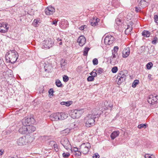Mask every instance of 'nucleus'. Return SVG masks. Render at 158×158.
Returning a JSON list of instances; mask_svg holds the SVG:
<instances>
[{"instance_id": "1", "label": "nucleus", "mask_w": 158, "mask_h": 158, "mask_svg": "<svg viewBox=\"0 0 158 158\" xmlns=\"http://www.w3.org/2000/svg\"><path fill=\"white\" fill-rule=\"evenodd\" d=\"M100 112L97 109H93L91 111V114H89L85 118V125L87 127H90L95 124V119L97 118H98L100 116Z\"/></svg>"}, {"instance_id": "2", "label": "nucleus", "mask_w": 158, "mask_h": 158, "mask_svg": "<svg viewBox=\"0 0 158 158\" xmlns=\"http://www.w3.org/2000/svg\"><path fill=\"white\" fill-rule=\"evenodd\" d=\"M18 56L17 52L15 50H13L9 51L5 57L8 62L14 64L17 60Z\"/></svg>"}, {"instance_id": "3", "label": "nucleus", "mask_w": 158, "mask_h": 158, "mask_svg": "<svg viewBox=\"0 0 158 158\" xmlns=\"http://www.w3.org/2000/svg\"><path fill=\"white\" fill-rule=\"evenodd\" d=\"M127 71L126 70L121 71L118 74L117 79L118 80V84H121L123 82L125 81L127 76Z\"/></svg>"}, {"instance_id": "4", "label": "nucleus", "mask_w": 158, "mask_h": 158, "mask_svg": "<svg viewBox=\"0 0 158 158\" xmlns=\"http://www.w3.org/2000/svg\"><path fill=\"white\" fill-rule=\"evenodd\" d=\"M67 116L63 113H56L51 114L50 118L52 121H58L64 119Z\"/></svg>"}, {"instance_id": "5", "label": "nucleus", "mask_w": 158, "mask_h": 158, "mask_svg": "<svg viewBox=\"0 0 158 158\" xmlns=\"http://www.w3.org/2000/svg\"><path fill=\"white\" fill-rule=\"evenodd\" d=\"M79 149L82 153L86 154L88 153L91 148L90 144L88 143H83L80 146Z\"/></svg>"}, {"instance_id": "6", "label": "nucleus", "mask_w": 158, "mask_h": 158, "mask_svg": "<svg viewBox=\"0 0 158 158\" xmlns=\"http://www.w3.org/2000/svg\"><path fill=\"white\" fill-rule=\"evenodd\" d=\"M61 144L64 148L68 150L71 148V145L68 139L65 137L62 138L60 141Z\"/></svg>"}, {"instance_id": "7", "label": "nucleus", "mask_w": 158, "mask_h": 158, "mask_svg": "<svg viewBox=\"0 0 158 158\" xmlns=\"http://www.w3.org/2000/svg\"><path fill=\"white\" fill-rule=\"evenodd\" d=\"M148 101L152 105L156 104L158 102V96L152 94L149 95L148 98Z\"/></svg>"}, {"instance_id": "8", "label": "nucleus", "mask_w": 158, "mask_h": 158, "mask_svg": "<svg viewBox=\"0 0 158 158\" xmlns=\"http://www.w3.org/2000/svg\"><path fill=\"white\" fill-rule=\"evenodd\" d=\"M114 42V37L111 35H108L104 39V43L106 45H110Z\"/></svg>"}, {"instance_id": "9", "label": "nucleus", "mask_w": 158, "mask_h": 158, "mask_svg": "<svg viewBox=\"0 0 158 158\" xmlns=\"http://www.w3.org/2000/svg\"><path fill=\"white\" fill-rule=\"evenodd\" d=\"M34 119L33 118H24L23 119L22 121V125L26 126L30 125L34 123Z\"/></svg>"}, {"instance_id": "10", "label": "nucleus", "mask_w": 158, "mask_h": 158, "mask_svg": "<svg viewBox=\"0 0 158 158\" xmlns=\"http://www.w3.org/2000/svg\"><path fill=\"white\" fill-rule=\"evenodd\" d=\"M8 24L6 23H0V32L5 33L7 32L9 27H7Z\"/></svg>"}, {"instance_id": "11", "label": "nucleus", "mask_w": 158, "mask_h": 158, "mask_svg": "<svg viewBox=\"0 0 158 158\" xmlns=\"http://www.w3.org/2000/svg\"><path fill=\"white\" fill-rule=\"evenodd\" d=\"M44 46L46 48H49L53 44V41L50 38H48L43 42Z\"/></svg>"}, {"instance_id": "12", "label": "nucleus", "mask_w": 158, "mask_h": 158, "mask_svg": "<svg viewBox=\"0 0 158 158\" xmlns=\"http://www.w3.org/2000/svg\"><path fill=\"white\" fill-rule=\"evenodd\" d=\"M55 12L54 8L51 6H49L45 10V12L46 14L48 15H52Z\"/></svg>"}, {"instance_id": "13", "label": "nucleus", "mask_w": 158, "mask_h": 158, "mask_svg": "<svg viewBox=\"0 0 158 158\" xmlns=\"http://www.w3.org/2000/svg\"><path fill=\"white\" fill-rule=\"evenodd\" d=\"M26 138L25 136L20 138L17 141V144L19 146L25 145L26 144Z\"/></svg>"}, {"instance_id": "14", "label": "nucleus", "mask_w": 158, "mask_h": 158, "mask_svg": "<svg viewBox=\"0 0 158 158\" xmlns=\"http://www.w3.org/2000/svg\"><path fill=\"white\" fill-rule=\"evenodd\" d=\"M77 42L81 46L84 45L86 42V39L83 35H81L78 38Z\"/></svg>"}, {"instance_id": "15", "label": "nucleus", "mask_w": 158, "mask_h": 158, "mask_svg": "<svg viewBox=\"0 0 158 158\" xmlns=\"http://www.w3.org/2000/svg\"><path fill=\"white\" fill-rule=\"evenodd\" d=\"M99 19L98 18L94 17L90 20V24L93 26H95L98 25V23L99 21Z\"/></svg>"}, {"instance_id": "16", "label": "nucleus", "mask_w": 158, "mask_h": 158, "mask_svg": "<svg viewBox=\"0 0 158 158\" xmlns=\"http://www.w3.org/2000/svg\"><path fill=\"white\" fill-rule=\"evenodd\" d=\"M130 54V49L129 47H127L124 49L123 52V57H127Z\"/></svg>"}, {"instance_id": "17", "label": "nucleus", "mask_w": 158, "mask_h": 158, "mask_svg": "<svg viewBox=\"0 0 158 158\" xmlns=\"http://www.w3.org/2000/svg\"><path fill=\"white\" fill-rule=\"evenodd\" d=\"M35 130V127L32 125L27 126V134H26L31 133L34 132Z\"/></svg>"}, {"instance_id": "18", "label": "nucleus", "mask_w": 158, "mask_h": 158, "mask_svg": "<svg viewBox=\"0 0 158 158\" xmlns=\"http://www.w3.org/2000/svg\"><path fill=\"white\" fill-rule=\"evenodd\" d=\"M19 132L22 134H27V127L26 126L22 125V127L19 128Z\"/></svg>"}, {"instance_id": "19", "label": "nucleus", "mask_w": 158, "mask_h": 158, "mask_svg": "<svg viewBox=\"0 0 158 158\" xmlns=\"http://www.w3.org/2000/svg\"><path fill=\"white\" fill-rule=\"evenodd\" d=\"M52 68V65L51 64H46L44 66L45 71L48 73L51 72Z\"/></svg>"}, {"instance_id": "20", "label": "nucleus", "mask_w": 158, "mask_h": 158, "mask_svg": "<svg viewBox=\"0 0 158 158\" xmlns=\"http://www.w3.org/2000/svg\"><path fill=\"white\" fill-rule=\"evenodd\" d=\"M71 116L73 119L78 118L80 117V116L78 114L77 111V110H74L71 112Z\"/></svg>"}, {"instance_id": "21", "label": "nucleus", "mask_w": 158, "mask_h": 158, "mask_svg": "<svg viewBox=\"0 0 158 158\" xmlns=\"http://www.w3.org/2000/svg\"><path fill=\"white\" fill-rule=\"evenodd\" d=\"M111 4L115 8L118 7L120 5L119 0H112Z\"/></svg>"}, {"instance_id": "22", "label": "nucleus", "mask_w": 158, "mask_h": 158, "mask_svg": "<svg viewBox=\"0 0 158 158\" xmlns=\"http://www.w3.org/2000/svg\"><path fill=\"white\" fill-rule=\"evenodd\" d=\"M119 134L118 131H115L112 133L110 135V137L113 140L117 137Z\"/></svg>"}, {"instance_id": "23", "label": "nucleus", "mask_w": 158, "mask_h": 158, "mask_svg": "<svg viewBox=\"0 0 158 158\" xmlns=\"http://www.w3.org/2000/svg\"><path fill=\"white\" fill-rule=\"evenodd\" d=\"M110 63L114 65L118 63V58L110 57Z\"/></svg>"}, {"instance_id": "24", "label": "nucleus", "mask_w": 158, "mask_h": 158, "mask_svg": "<svg viewBox=\"0 0 158 158\" xmlns=\"http://www.w3.org/2000/svg\"><path fill=\"white\" fill-rule=\"evenodd\" d=\"M116 24L118 27V28L121 27L123 23V21L121 19L119 18H117L115 19Z\"/></svg>"}, {"instance_id": "25", "label": "nucleus", "mask_w": 158, "mask_h": 158, "mask_svg": "<svg viewBox=\"0 0 158 158\" xmlns=\"http://www.w3.org/2000/svg\"><path fill=\"white\" fill-rule=\"evenodd\" d=\"M142 35L145 37H148L151 34L150 32L148 31L144 30L142 31Z\"/></svg>"}, {"instance_id": "26", "label": "nucleus", "mask_w": 158, "mask_h": 158, "mask_svg": "<svg viewBox=\"0 0 158 158\" xmlns=\"http://www.w3.org/2000/svg\"><path fill=\"white\" fill-rule=\"evenodd\" d=\"M127 26V28L125 31V33L126 34H130L132 30V27L130 26V25H128Z\"/></svg>"}, {"instance_id": "27", "label": "nucleus", "mask_w": 158, "mask_h": 158, "mask_svg": "<svg viewBox=\"0 0 158 158\" xmlns=\"http://www.w3.org/2000/svg\"><path fill=\"white\" fill-rule=\"evenodd\" d=\"M72 104V102L71 101L68 102H63L60 103L62 105H65L66 106H69Z\"/></svg>"}, {"instance_id": "28", "label": "nucleus", "mask_w": 158, "mask_h": 158, "mask_svg": "<svg viewBox=\"0 0 158 158\" xmlns=\"http://www.w3.org/2000/svg\"><path fill=\"white\" fill-rule=\"evenodd\" d=\"M97 70L94 69L90 73V75L92 76L93 77H95L97 76V73H96Z\"/></svg>"}, {"instance_id": "29", "label": "nucleus", "mask_w": 158, "mask_h": 158, "mask_svg": "<svg viewBox=\"0 0 158 158\" xmlns=\"http://www.w3.org/2000/svg\"><path fill=\"white\" fill-rule=\"evenodd\" d=\"M56 86L58 87H61L63 85L60 81L59 80H57L56 81Z\"/></svg>"}, {"instance_id": "30", "label": "nucleus", "mask_w": 158, "mask_h": 158, "mask_svg": "<svg viewBox=\"0 0 158 158\" xmlns=\"http://www.w3.org/2000/svg\"><path fill=\"white\" fill-rule=\"evenodd\" d=\"M90 49L89 48L85 47L83 52V55L86 56L87 55L88 51Z\"/></svg>"}, {"instance_id": "31", "label": "nucleus", "mask_w": 158, "mask_h": 158, "mask_svg": "<svg viewBox=\"0 0 158 158\" xmlns=\"http://www.w3.org/2000/svg\"><path fill=\"white\" fill-rule=\"evenodd\" d=\"M105 104L106 106V108H107V109H108V108L111 107L113 106V105L110 102H106L105 103Z\"/></svg>"}, {"instance_id": "32", "label": "nucleus", "mask_w": 158, "mask_h": 158, "mask_svg": "<svg viewBox=\"0 0 158 158\" xmlns=\"http://www.w3.org/2000/svg\"><path fill=\"white\" fill-rule=\"evenodd\" d=\"M66 64V63L65 62V60L64 59H62L61 61V66L62 68V70H64V67Z\"/></svg>"}, {"instance_id": "33", "label": "nucleus", "mask_w": 158, "mask_h": 158, "mask_svg": "<svg viewBox=\"0 0 158 158\" xmlns=\"http://www.w3.org/2000/svg\"><path fill=\"white\" fill-rule=\"evenodd\" d=\"M153 66V64L151 62H150L148 63L146 65V68L148 69H150Z\"/></svg>"}, {"instance_id": "34", "label": "nucleus", "mask_w": 158, "mask_h": 158, "mask_svg": "<svg viewBox=\"0 0 158 158\" xmlns=\"http://www.w3.org/2000/svg\"><path fill=\"white\" fill-rule=\"evenodd\" d=\"M158 42V39L156 37H155L152 41V43L153 44H156Z\"/></svg>"}, {"instance_id": "35", "label": "nucleus", "mask_w": 158, "mask_h": 158, "mask_svg": "<svg viewBox=\"0 0 158 158\" xmlns=\"http://www.w3.org/2000/svg\"><path fill=\"white\" fill-rule=\"evenodd\" d=\"M139 83V80H135L132 84V87L135 88V87Z\"/></svg>"}, {"instance_id": "36", "label": "nucleus", "mask_w": 158, "mask_h": 158, "mask_svg": "<svg viewBox=\"0 0 158 158\" xmlns=\"http://www.w3.org/2000/svg\"><path fill=\"white\" fill-rule=\"evenodd\" d=\"M40 23L38 20L36 19H35L34 20L33 24L35 27H37L39 25L38 23Z\"/></svg>"}, {"instance_id": "37", "label": "nucleus", "mask_w": 158, "mask_h": 158, "mask_svg": "<svg viewBox=\"0 0 158 158\" xmlns=\"http://www.w3.org/2000/svg\"><path fill=\"white\" fill-rule=\"evenodd\" d=\"M138 127L140 129L144 128H145L146 127V124H141L139 125L138 126Z\"/></svg>"}, {"instance_id": "38", "label": "nucleus", "mask_w": 158, "mask_h": 158, "mask_svg": "<svg viewBox=\"0 0 158 158\" xmlns=\"http://www.w3.org/2000/svg\"><path fill=\"white\" fill-rule=\"evenodd\" d=\"M97 70V72L98 74H101L104 72L103 69L100 68H98Z\"/></svg>"}, {"instance_id": "39", "label": "nucleus", "mask_w": 158, "mask_h": 158, "mask_svg": "<svg viewBox=\"0 0 158 158\" xmlns=\"http://www.w3.org/2000/svg\"><path fill=\"white\" fill-rule=\"evenodd\" d=\"M118 70V68L117 66L113 67L111 69L112 72L113 73H115L117 72Z\"/></svg>"}, {"instance_id": "40", "label": "nucleus", "mask_w": 158, "mask_h": 158, "mask_svg": "<svg viewBox=\"0 0 158 158\" xmlns=\"http://www.w3.org/2000/svg\"><path fill=\"white\" fill-rule=\"evenodd\" d=\"M82 152L80 150H78V151L77 152H76L75 153H73L75 155V156L78 157L79 156H81Z\"/></svg>"}, {"instance_id": "41", "label": "nucleus", "mask_w": 158, "mask_h": 158, "mask_svg": "<svg viewBox=\"0 0 158 158\" xmlns=\"http://www.w3.org/2000/svg\"><path fill=\"white\" fill-rule=\"evenodd\" d=\"M52 148H54L56 152H58L59 151V148L56 143L53 146Z\"/></svg>"}, {"instance_id": "42", "label": "nucleus", "mask_w": 158, "mask_h": 158, "mask_svg": "<svg viewBox=\"0 0 158 158\" xmlns=\"http://www.w3.org/2000/svg\"><path fill=\"white\" fill-rule=\"evenodd\" d=\"M118 47V46H115L113 50H112V53H117Z\"/></svg>"}, {"instance_id": "43", "label": "nucleus", "mask_w": 158, "mask_h": 158, "mask_svg": "<svg viewBox=\"0 0 158 158\" xmlns=\"http://www.w3.org/2000/svg\"><path fill=\"white\" fill-rule=\"evenodd\" d=\"M54 91L53 89H50L48 90L49 97H51V96L53 95Z\"/></svg>"}, {"instance_id": "44", "label": "nucleus", "mask_w": 158, "mask_h": 158, "mask_svg": "<svg viewBox=\"0 0 158 158\" xmlns=\"http://www.w3.org/2000/svg\"><path fill=\"white\" fill-rule=\"evenodd\" d=\"M77 111L78 114L80 116V117L81 116V115L83 113L84 111L83 109L78 110L77 109Z\"/></svg>"}, {"instance_id": "45", "label": "nucleus", "mask_w": 158, "mask_h": 158, "mask_svg": "<svg viewBox=\"0 0 158 158\" xmlns=\"http://www.w3.org/2000/svg\"><path fill=\"white\" fill-rule=\"evenodd\" d=\"M70 155V154L69 152H64L62 154L64 158H67Z\"/></svg>"}, {"instance_id": "46", "label": "nucleus", "mask_w": 158, "mask_h": 158, "mask_svg": "<svg viewBox=\"0 0 158 158\" xmlns=\"http://www.w3.org/2000/svg\"><path fill=\"white\" fill-rule=\"evenodd\" d=\"M69 80V77L67 75H64L63 77V80L64 82H66Z\"/></svg>"}, {"instance_id": "47", "label": "nucleus", "mask_w": 158, "mask_h": 158, "mask_svg": "<svg viewBox=\"0 0 158 158\" xmlns=\"http://www.w3.org/2000/svg\"><path fill=\"white\" fill-rule=\"evenodd\" d=\"M70 149L71 150V151H72L73 152H74V153L77 152L78 150H79V149H78V148L76 147H74L72 148H70Z\"/></svg>"}, {"instance_id": "48", "label": "nucleus", "mask_w": 158, "mask_h": 158, "mask_svg": "<svg viewBox=\"0 0 158 158\" xmlns=\"http://www.w3.org/2000/svg\"><path fill=\"white\" fill-rule=\"evenodd\" d=\"M94 80V77L92 76H89L87 78V80L88 81H93Z\"/></svg>"}, {"instance_id": "49", "label": "nucleus", "mask_w": 158, "mask_h": 158, "mask_svg": "<svg viewBox=\"0 0 158 158\" xmlns=\"http://www.w3.org/2000/svg\"><path fill=\"white\" fill-rule=\"evenodd\" d=\"M56 143V142L54 141H51L49 142V145L52 148Z\"/></svg>"}, {"instance_id": "50", "label": "nucleus", "mask_w": 158, "mask_h": 158, "mask_svg": "<svg viewBox=\"0 0 158 158\" xmlns=\"http://www.w3.org/2000/svg\"><path fill=\"white\" fill-rule=\"evenodd\" d=\"M93 64L94 65H96L98 64V60L97 59L94 58L93 60Z\"/></svg>"}, {"instance_id": "51", "label": "nucleus", "mask_w": 158, "mask_h": 158, "mask_svg": "<svg viewBox=\"0 0 158 158\" xmlns=\"http://www.w3.org/2000/svg\"><path fill=\"white\" fill-rule=\"evenodd\" d=\"M110 57L118 58V53H112V55Z\"/></svg>"}, {"instance_id": "52", "label": "nucleus", "mask_w": 158, "mask_h": 158, "mask_svg": "<svg viewBox=\"0 0 158 158\" xmlns=\"http://www.w3.org/2000/svg\"><path fill=\"white\" fill-rule=\"evenodd\" d=\"M155 22L157 23H158V15H155L154 16Z\"/></svg>"}, {"instance_id": "53", "label": "nucleus", "mask_w": 158, "mask_h": 158, "mask_svg": "<svg viewBox=\"0 0 158 158\" xmlns=\"http://www.w3.org/2000/svg\"><path fill=\"white\" fill-rule=\"evenodd\" d=\"M99 155L97 153H94L93 156V158H99Z\"/></svg>"}, {"instance_id": "54", "label": "nucleus", "mask_w": 158, "mask_h": 158, "mask_svg": "<svg viewBox=\"0 0 158 158\" xmlns=\"http://www.w3.org/2000/svg\"><path fill=\"white\" fill-rule=\"evenodd\" d=\"M145 46H142L140 48V49L141 51V53H142L143 52H144L145 51Z\"/></svg>"}, {"instance_id": "55", "label": "nucleus", "mask_w": 158, "mask_h": 158, "mask_svg": "<svg viewBox=\"0 0 158 158\" xmlns=\"http://www.w3.org/2000/svg\"><path fill=\"white\" fill-rule=\"evenodd\" d=\"M139 7H135V11L136 12H138L140 10V9L141 7L139 6Z\"/></svg>"}, {"instance_id": "56", "label": "nucleus", "mask_w": 158, "mask_h": 158, "mask_svg": "<svg viewBox=\"0 0 158 158\" xmlns=\"http://www.w3.org/2000/svg\"><path fill=\"white\" fill-rule=\"evenodd\" d=\"M57 21L56 20H55L52 21V24L55 25V26H56L57 25Z\"/></svg>"}, {"instance_id": "57", "label": "nucleus", "mask_w": 158, "mask_h": 158, "mask_svg": "<svg viewBox=\"0 0 158 158\" xmlns=\"http://www.w3.org/2000/svg\"><path fill=\"white\" fill-rule=\"evenodd\" d=\"M85 26V25L82 26H81L79 27V29L81 31L83 30L84 29V27Z\"/></svg>"}, {"instance_id": "58", "label": "nucleus", "mask_w": 158, "mask_h": 158, "mask_svg": "<svg viewBox=\"0 0 158 158\" xmlns=\"http://www.w3.org/2000/svg\"><path fill=\"white\" fill-rule=\"evenodd\" d=\"M145 158H152L151 156H149L148 154H146L145 156Z\"/></svg>"}, {"instance_id": "59", "label": "nucleus", "mask_w": 158, "mask_h": 158, "mask_svg": "<svg viewBox=\"0 0 158 158\" xmlns=\"http://www.w3.org/2000/svg\"><path fill=\"white\" fill-rule=\"evenodd\" d=\"M4 151L2 150H0V156L2 155L3 154Z\"/></svg>"}, {"instance_id": "60", "label": "nucleus", "mask_w": 158, "mask_h": 158, "mask_svg": "<svg viewBox=\"0 0 158 158\" xmlns=\"http://www.w3.org/2000/svg\"><path fill=\"white\" fill-rule=\"evenodd\" d=\"M57 41H58V42H59V41H62V39H60V38H57Z\"/></svg>"}, {"instance_id": "61", "label": "nucleus", "mask_w": 158, "mask_h": 158, "mask_svg": "<svg viewBox=\"0 0 158 158\" xmlns=\"http://www.w3.org/2000/svg\"><path fill=\"white\" fill-rule=\"evenodd\" d=\"M129 24L130 25V26L132 27L133 24V23L132 22L130 21L129 22Z\"/></svg>"}, {"instance_id": "62", "label": "nucleus", "mask_w": 158, "mask_h": 158, "mask_svg": "<svg viewBox=\"0 0 158 158\" xmlns=\"http://www.w3.org/2000/svg\"><path fill=\"white\" fill-rule=\"evenodd\" d=\"M8 72H9V73H10V75H11V73H12V70H10V69Z\"/></svg>"}, {"instance_id": "63", "label": "nucleus", "mask_w": 158, "mask_h": 158, "mask_svg": "<svg viewBox=\"0 0 158 158\" xmlns=\"http://www.w3.org/2000/svg\"><path fill=\"white\" fill-rule=\"evenodd\" d=\"M60 43L59 44V45H60L62 44V42L61 41H60Z\"/></svg>"}, {"instance_id": "64", "label": "nucleus", "mask_w": 158, "mask_h": 158, "mask_svg": "<svg viewBox=\"0 0 158 158\" xmlns=\"http://www.w3.org/2000/svg\"><path fill=\"white\" fill-rule=\"evenodd\" d=\"M68 131V133H69V129H66L64 131Z\"/></svg>"}]
</instances>
